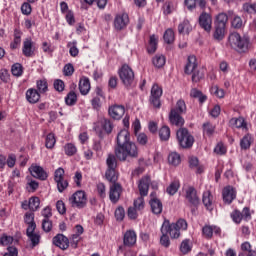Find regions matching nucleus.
Here are the masks:
<instances>
[{"label": "nucleus", "mask_w": 256, "mask_h": 256, "mask_svg": "<svg viewBox=\"0 0 256 256\" xmlns=\"http://www.w3.org/2000/svg\"><path fill=\"white\" fill-rule=\"evenodd\" d=\"M115 156L119 161H127V157H139V149L134 142H128L121 147H115Z\"/></svg>", "instance_id": "f257e3e1"}, {"label": "nucleus", "mask_w": 256, "mask_h": 256, "mask_svg": "<svg viewBox=\"0 0 256 256\" xmlns=\"http://www.w3.org/2000/svg\"><path fill=\"white\" fill-rule=\"evenodd\" d=\"M228 45L238 53H246L249 49V39L241 37V34L233 32L228 37Z\"/></svg>", "instance_id": "f03ea898"}, {"label": "nucleus", "mask_w": 256, "mask_h": 256, "mask_svg": "<svg viewBox=\"0 0 256 256\" xmlns=\"http://www.w3.org/2000/svg\"><path fill=\"white\" fill-rule=\"evenodd\" d=\"M106 172L105 177L109 183L115 184L119 179V173L117 172V158L114 154H108L106 159Z\"/></svg>", "instance_id": "7ed1b4c3"}, {"label": "nucleus", "mask_w": 256, "mask_h": 256, "mask_svg": "<svg viewBox=\"0 0 256 256\" xmlns=\"http://www.w3.org/2000/svg\"><path fill=\"white\" fill-rule=\"evenodd\" d=\"M120 81H122L123 85L127 88L132 87L133 83H135V72L133 69L124 64L118 71Z\"/></svg>", "instance_id": "20e7f679"}, {"label": "nucleus", "mask_w": 256, "mask_h": 256, "mask_svg": "<svg viewBox=\"0 0 256 256\" xmlns=\"http://www.w3.org/2000/svg\"><path fill=\"white\" fill-rule=\"evenodd\" d=\"M176 137L180 147L183 149H190V147H193V143H195V138L193 135H191V133H189L187 128H180L176 132Z\"/></svg>", "instance_id": "39448f33"}, {"label": "nucleus", "mask_w": 256, "mask_h": 256, "mask_svg": "<svg viewBox=\"0 0 256 256\" xmlns=\"http://www.w3.org/2000/svg\"><path fill=\"white\" fill-rule=\"evenodd\" d=\"M69 204L76 209H85L87 207V194L83 190L76 191L70 198Z\"/></svg>", "instance_id": "423d86ee"}, {"label": "nucleus", "mask_w": 256, "mask_h": 256, "mask_svg": "<svg viewBox=\"0 0 256 256\" xmlns=\"http://www.w3.org/2000/svg\"><path fill=\"white\" fill-rule=\"evenodd\" d=\"M232 221L239 225L242 221H251V210L249 207H244L242 211L234 210L230 214Z\"/></svg>", "instance_id": "0eeeda50"}, {"label": "nucleus", "mask_w": 256, "mask_h": 256, "mask_svg": "<svg viewBox=\"0 0 256 256\" xmlns=\"http://www.w3.org/2000/svg\"><path fill=\"white\" fill-rule=\"evenodd\" d=\"M163 95V88L154 84L151 88L150 103L155 109H161V96Z\"/></svg>", "instance_id": "6e6552de"}, {"label": "nucleus", "mask_w": 256, "mask_h": 256, "mask_svg": "<svg viewBox=\"0 0 256 256\" xmlns=\"http://www.w3.org/2000/svg\"><path fill=\"white\" fill-rule=\"evenodd\" d=\"M161 233H167L170 235L171 239H179L181 236L180 230L175 226V223L169 222V220H164L161 226Z\"/></svg>", "instance_id": "1a4fd4ad"}, {"label": "nucleus", "mask_w": 256, "mask_h": 256, "mask_svg": "<svg viewBox=\"0 0 256 256\" xmlns=\"http://www.w3.org/2000/svg\"><path fill=\"white\" fill-rule=\"evenodd\" d=\"M198 23L206 33H211V29H213V17H211V14L202 12L199 16Z\"/></svg>", "instance_id": "9d476101"}, {"label": "nucleus", "mask_w": 256, "mask_h": 256, "mask_svg": "<svg viewBox=\"0 0 256 256\" xmlns=\"http://www.w3.org/2000/svg\"><path fill=\"white\" fill-rule=\"evenodd\" d=\"M185 199L190 207H199V203H201L197 190L192 186L186 189Z\"/></svg>", "instance_id": "9b49d317"}, {"label": "nucleus", "mask_w": 256, "mask_h": 256, "mask_svg": "<svg viewBox=\"0 0 256 256\" xmlns=\"http://www.w3.org/2000/svg\"><path fill=\"white\" fill-rule=\"evenodd\" d=\"M121 193H123V187H121V184L114 183L110 185L109 199L111 203H119V199H121Z\"/></svg>", "instance_id": "f8f14e48"}, {"label": "nucleus", "mask_w": 256, "mask_h": 256, "mask_svg": "<svg viewBox=\"0 0 256 256\" xmlns=\"http://www.w3.org/2000/svg\"><path fill=\"white\" fill-rule=\"evenodd\" d=\"M29 171L32 177H35V179H39L40 181H47V178L49 177V174H47L45 169L36 164H32Z\"/></svg>", "instance_id": "ddd939ff"}, {"label": "nucleus", "mask_w": 256, "mask_h": 256, "mask_svg": "<svg viewBox=\"0 0 256 256\" xmlns=\"http://www.w3.org/2000/svg\"><path fill=\"white\" fill-rule=\"evenodd\" d=\"M129 25V15L127 13L118 14L114 19V28L116 31H123Z\"/></svg>", "instance_id": "4468645a"}, {"label": "nucleus", "mask_w": 256, "mask_h": 256, "mask_svg": "<svg viewBox=\"0 0 256 256\" xmlns=\"http://www.w3.org/2000/svg\"><path fill=\"white\" fill-rule=\"evenodd\" d=\"M222 197L224 203H226L227 205H231V203H233V200L237 197V192L232 186H226L222 191Z\"/></svg>", "instance_id": "2eb2a0df"}, {"label": "nucleus", "mask_w": 256, "mask_h": 256, "mask_svg": "<svg viewBox=\"0 0 256 256\" xmlns=\"http://www.w3.org/2000/svg\"><path fill=\"white\" fill-rule=\"evenodd\" d=\"M22 53L25 57H33L35 55V42L31 38H26L23 42Z\"/></svg>", "instance_id": "dca6fc26"}, {"label": "nucleus", "mask_w": 256, "mask_h": 256, "mask_svg": "<svg viewBox=\"0 0 256 256\" xmlns=\"http://www.w3.org/2000/svg\"><path fill=\"white\" fill-rule=\"evenodd\" d=\"M108 114L112 119L119 120L125 115V106L123 105H113L108 109Z\"/></svg>", "instance_id": "f3484780"}, {"label": "nucleus", "mask_w": 256, "mask_h": 256, "mask_svg": "<svg viewBox=\"0 0 256 256\" xmlns=\"http://www.w3.org/2000/svg\"><path fill=\"white\" fill-rule=\"evenodd\" d=\"M213 233L215 235H221V228L215 225H205L202 228V234L205 239H213Z\"/></svg>", "instance_id": "a211bd4d"}, {"label": "nucleus", "mask_w": 256, "mask_h": 256, "mask_svg": "<svg viewBox=\"0 0 256 256\" xmlns=\"http://www.w3.org/2000/svg\"><path fill=\"white\" fill-rule=\"evenodd\" d=\"M53 244L56 247H59V249H62V251H65V250L69 249V238H67L63 234H57L53 238Z\"/></svg>", "instance_id": "6ab92c4d"}, {"label": "nucleus", "mask_w": 256, "mask_h": 256, "mask_svg": "<svg viewBox=\"0 0 256 256\" xmlns=\"http://www.w3.org/2000/svg\"><path fill=\"white\" fill-rule=\"evenodd\" d=\"M169 121L171 125H175V127H183V125H185V119L182 118L181 114L175 110H170Z\"/></svg>", "instance_id": "aec40b11"}, {"label": "nucleus", "mask_w": 256, "mask_h": 256, "mask_svg": "<svg viewBox=\"0 0 256 256\" xmlns=\"http://www.w3.org/2000/svg\"><path fill=\"white\" fill-rule=\"evenodd\" d=\"M127 143H131V136L129 134V130L125 128V129H122L117 135L116 147H123V145H127Z\"/></svg>", "instance_id": "412c9836"}, {"label": "nucleus", "mask_w": 256, "mask_h": 256, "mask_svg": "<svg viewBox=\"0 0 256 256\" xmlns=\"http://www.w3.org/2000/svg\"><path fill=\"white\" fill-rule=\"evenodd\" d=\"M123 243L125 247H133L137 243V234L133 230L125 232L123 237Z\"/></svg>", "instance_id": "4be33fe9"}, {"label": "nucleus", "mask_w": 256, "mask_h": 256, "mask_svg": "<svg viewBox=\"0 0 256 256\" xmlns=\"http://www.w3.org/2000/svg\"><path fill=\"white\" fill-rule=\"evenodd\" d=\"M149 183H151V178L149 176H145L139 181L138 189L141 197H147L149 193Z\"/></svg>", "instance_id": "5701e85b"}, {"label": "nucleus", "mask_w": 256, "mask_h": 256, "mask_svg": "<svg viewBox=\"0 0 256 256\" xmlns=\"http://www.w3.org/2000/svg\"><path fill=\"white\" fill-rule=\"evenodd\" d=\"M202 203L208 211H213L215 205V200L213 199V194L210 191L203 193Z\"/></svg>", "instance_id": "b1692460"}, {"label": "nucleus", "mask_w": 256, "mask_h": 256, "mask_svg": "<svg viewBox=\"0 0 256 256\" xmlns=\"http://www.w3.org/2000/svg\"><path fill=\"white\" fill-rule=\"evenodd\" d=\"M35 226L28 227L26 230V235L32 243V247H37L39 241H41V236L35 233Z\"/></svg>", "instance_id": "393cba45"}, {"label": "nucleus", "mask_w": 256, "mask_h": 256, "mask_svg": "<svg viewBox=\"0 0 256 256\" xmlns=\"http://www.w3.org/2000/svg\"><path fill=\"white\" fill-rule=\"evenodd\" d=\"M79 91L81 95H89V91H91V82L89 78L83 76L79 80Z\"/></svg>", "instance_id": "a878e982"}, {"label": "nucleus", "mask_w": 256, "mask_h": 256, "mask_svg": "<svg viewBox=\"0 0 256 256\" xmlns=\"http://www.w3.org/2000/svg\"><path fill=\"white\" fill-rule=\"evenodd\" d=\"M197 69V57L191 55L187 59L186 66L184 68V72L186 75H191Z\"/></svg>", "instance_id": "bb28decb"}, {"label": "nucleus", "mask_w": 256, "mask_h": 256, "mask_svg": "<svg viewBox=\"0 0 256 256\" xmlns=\"http://www.w3.org/2000/svg\"><path fill=\"white\" fill-rule=\"evenodd\" d=\"M41 99V94H39V92L34 89V88H30L26 91V101H28V103H38V101Z\"/></svg>", "instance_id": "cd10ccee"}, {"label": "nucleus", "mask_w": 256, "mask_h": 256, "mask_svg": "<svg viewBox=\"0 0 256 256\" xmlns=\"http://www.w3.org/2000/svg\"><path fill=\"white\" fill-rule=\"evenodd\" d=\"M150 207L154 215H161V213L163 212V203H161V200L157 198L150 200Z\"/></svg>", "instance_id": "c85d7f7f"}, {"label": "nucleus", "mask_w": 256, "mask_h": 256, "mask_svg": "<svg viewBox=\"0 0 256 256\" xmlns=\"http://www.w3.org/2000/svg\"><path fill=\"white\" fill-rule=\"evenodd\" d=\"M231 127H236V129H245L247 131V122H245V118H232L230 120Z\"/></svg>", "instance_id": "c756f323"}, {"label": "nucleus", "mask_w": 256, "mask_h": 256, "mask_svg": "<svg viewBox=\"0 0 256 256\" xmlns=\"http://www.w3.org/2000/svg\"><path fill=\"white\" fill-rule=\"evenodd\" d=\"M98 124L101 126L103 131H105V133L109 134L113 131V122H111L110 119L102 118L98 121Z\"/></svg>", "instance_id": "7c9ffc66"}, {"label": "nucleus", "mask_w": 256, "mask_h": 256, "mask_svg": "<svg viewBox=\"0 0 256 256\" xmlns=\"http://www.w3.org/2000/svg\"><path fill=\"white\" fill-rule=\"evenodd\" d=\"M24 222L28 227H33L37 229V224L35 223V214L33 212H26L24 215Z\"/></svg>", "instance_id": "2f4dec72"}, {"label": "nucleus", "mask_w": 256, "mask_h": 256, "mask_svg": "<svg viewBox=\"0 0 256 256\" xmlns=\"http://www.w3.org/2000/svg\"><path fill=\"white\" fill-rule=\"evenodd\" d=\"M193 30V27L191 26V23L189 20H184L182 23L179 24L178 26V33H191Z\"/></svg>", "instance_id": "473e14b6"}, {"label": "nucleus", "mask_w": 256, "mask_h": 256, "mask_svg": "<svg viewBox=\"0 0 256 256\" xmlns=\"http://www.w3.org/2000/svg\"><path fill=\"white\" fill-rule=\"evenodd\" d=\"M152 63L154 65V67H156L157 69H161V67L165 66L166 60H165V56L161 55V54H157L153 59H152Z\"/></svg>", "instance_id": "72a5a7b5"}, {"label": "nucleus", "mask_w": 256, "mask_h": 256, "mask_svg": "<svg viewBox=\"0 0 256 256\" xmlns=\"http://www.w3.org/2000/svg\"><path fill=\"white\" fill-rule=\"evenodd\" d=\"M171 111H175L176 113H180V115H183V113H187V105L185 104L184 100H178L176 103V106L171 109Z\"/></svg>", "instance_id": "f704fd0d"}, {"label": "nucleus", "mask_w": 256, "mask_h": 256, "mask_svg": "<svg viewBox=\"0 0 256 256\" xmlns=\"http://www.w3.org/2000/svg\"><path fill=\"white\" fill-rule=\"evenodd\" d=\"M21 45V32L19 30L14 31V40L10 43V49H18Z\"/></svg>", "instance_id": "c9c22d12"}, {"label": "nucleus", "mask_w": 256, "mask_h": 256, "mask_svg": "<svg viewBox=\"0 0 256 256\" xmlns=\"http://www.w3.org/2000/svg\"><path fill=\"white\" fill-rule=\"evenodd\" d=\"M159 137L161 141H169L171 137V129L168 126H163L159 130Z\"/></svg>", "instance_id": "e433bc0d"}, {"label": "nucleus", "mask_w": 256, "mask_h": 256, "mask_svg": "<svg viewBox=\"0 0 256 256\" xmlns=\"http://www.w3.org/2000/svg\"><path fill=\"white\" fill-rule=\"evenodd\" d=\"M227 21H229V17L225 13H220L216 16L215 25L219 27H226Z\"/></svg>", "instance_id": "4c0bfd02"}, {"label": "nucleus", "mask_w": 256, "mask_h": 256, "mask_svg": "<svg viewBox=\"0 0 256 256\" xmlns=\"http://www.w3.org/2000/svg\"><path fill=\"white\" fill-rule=\"evenodd\" d=\"M191 249H193V246H191V240L185 239L180 244V251L183 255H187V253H190Z\"/></svg>", "instance_id": "58836bf2"}, {"label": "nucleus", "mask_w": 256, "mask_h": 256, "mask_svg": "<svg viewBox=\"0 0 256 256\" xmlns=\"http://www.w3.org/2000/svg\"><path fill=\"white\" fill-rule=\"evenodd\" d=\"M168 163H170V165H174V167H177V165L181 163V156L176 152L170 153L168 156Z\"/></svg>", "instance_id": "ea45409f"}, {"label": "nucleus", "mask_w": 256, "mask_h": 256, "mask_svg": "<svg viewBox=\"0 0 256 256\" xmlns=\"http://www.w3.org/2000/svg\"><path fill=\"white\" fill-rule=\"evenodd\" d=\"M64 153L68 157H73V155H75L77 153V146H75V144H73V143H67L64 146Z\"/></svg>", "instance_id": "a19ab883"}, {"label": "nucleus", "mask_w": 256, "mask_h": 256, "mask_svg": "<svg viewBox=\"0 0 256 256\" xmlns=\"http://www.w3.org/2000/svg\"><path fill=\"white\" fill-rule=\"evenodd\" d=\"M163 39L165 43H167L168 45H171V43L175 41V32H173V29L171 28L167 29L164 33Z\"/></svg>", "instance_id": "79ce46f5"}, {"label": "nucleus", "mask_w": 256, "mask_h": 256, "mask_svg": "<svg viewBox=\"0 0 256 256\" xmlns=\"http://www.w3.org/2000/svg\"><path fill=\"white\" fill-rule=\"evenodd\" d=\"M223 37H225V27L215 25L214 39L221 41Z\"/></svg>", "instance_id": "37998d69"}, {"label": "nucleus", "mask_w": 256, "mask_h": 256, "mask_svg": "<svg viewBox=\"0 0 256 256\" xmlns=\"http://www.w3.org/2000/svg\"><path fill=\"white\" fill-rule=\"evenodd\" d=\"M66 105L73 106L77 103V94L73 91H70L65 97Z\"/></svg>", "instance_id": "c03bdc74"}, {"label": "nucleus", "mask_w": 256, "mask_h": 256, "mask_svg": "<svg viewBox=\"0 0 256 256\" xmlns=\"http://www.w3.org/2000/svg\"><path fill=\"white\" fill-rule=\"evenodd\" d=\"M11 73L14 77H21L23 75V65L20 63H15L11 67Z\"/></svg>", "instance_id": "a18cd8bd"}, {"label": "nucleus", "mask_w": 256, "mask_h": 256, "mask_svg": "<svg viewBox=\"0 0 256 256\" xmlns=\"http://www.w3.org/2000/svg\"><path fill=\"white\" fill-rule=\"evenodd\" d=\"M55 143H57V140L55 139V134H48L46 136L45 147L47 149H53V147H55Z\"/></svg>", "instance_id": "49530a36"}, {"label": "nucleus", "mask_w": 256, "mask_h": 256, "mask_svg": "<svg viewBox=\"0 0 256 256\" xmlns=\"http://www.w3.org/2000/svg\"><path fill=\"white\" fill-rule=\"evenodd\" d=\"M203 133L208 137H211L215 133V126L211 122H206L203 124Z\"/></svg>", "instance_id": "de8ad7c7"}, {"label": "nucleus", "mask_w": 256, "mask_h": 256, "mask_svg": "<svg viewBox=\"0 0 256 256\" xmlns=\"http://www.w3.org/2000/svg\"><path fill=\"white\" fill-rule=\"evenodd\" d=\"M39 205H41V200L39 199V197H31L29 199L30 211H37V209H39Z\"/></svg>", "instance_id": "09e8293b"}, {"label": "nucleus", "mask_w": 256, "mask_h": 256, "mask_svg": "<svg viewBox=\"0 0 256 256\" xmlns=\"http://www.w3.org/2000/svg\"><path fill=\"white\" fill-rule=\"evenodd\" d=\"M179 187H180L179 181H173L167 187L166 193H168V195H175V193H177V191H179Z\"/></svg>", "instance_id": "8fccbe9b"}, {"label": "nucleus", "mask_w": 256, "mask_h": 256, "mask_svg": "<svg viewBox=\"0 0 256 256\" xmlns=\"http://www.w3.org/2000/svg\"><path fill=\"white\" fill-rule=\"evenodd\" d=\"M147 51L148 53H155L157 51V37L155 35L150 36Z\"/></svg>", "instance_id": "3c124183"}, {"label": "nucleus", "mask_w": 256, "mask_h": 256, "mask_svg": "<svg viewBox=\"0 0 256 256\" xmlns=\"http://www.w3.org/2000/svg\"><path fill=\"white\" fill-rule=\"evenodd\" d=\"M67 47H69V54L71 57H77L79 55V48H77V41L69 42Z\"/></svg>", "instance_id": "603ef678"}, {"label": "nucleus", "mask_w": 256, "mask_h": 256, "mask_svg": "<svg viewBox=\"0 0 256 256\" xmlns=\"http://www.w3.org/2000/svg\"><path fill=\"white\" fill-rule=\"evenodd\" d=\"M241 149H249L251 147V135L246 134L240 141Z\"/></svg>", "instance_id": "864d4df0"}, {"label": "nucleus", "mask_w": 256, "mask_h": 256, "mask_svg": "<svg viewBox=\"0 0 256 256\" xmlns=\"http://www.w3.org/2000/svg\"><path fill=\"white\" fill-rule=\"evenodd\" d=\"M192 81L193 83H199V81H201V79H203L205 77V73H203V70H195L192 72Z\"/></svg>", "instance_id": "5fc2aeb1"}, {"label": "nucleus", "mask_w": 256, "mask_h": 256, "mask_svg": "<svg viewBox=\"0 0 256 256\" xmlns=\"http://www.w3.org/2000/svg\"><path fill=\"white\" fill-rule=\"evenodd\" d=\"M42 229L45 233L51 232V229H53V221L51 219H43L42 220Z\"/></svg>", "instance_id": "6e6d98bb"}, {"label": "nucleus", "mask_w": 256, "mask_h": 256, "mask_svg": "<svg viewBox=\"0 0 256 256\" xmlns=\"http://www.w3.org/2000/svg\"><path fill=\"white\" fill-rule=\"evenodd\" d=\"M36 85L39 93H47L48 91L47 80H38Z\"/></svg>", "instance_id": "4d7b16f0"}, {"label": "nucleus", "mask_w": 256, "mask_h": 256, "mask_svg": "<svg viewBox=\"0 0 256 256\" xmlns=\"http://www.w3.org/2000/svg\"><path fill=\"white\" fill-rule=\"evenodd\" d=\"M134 209H137V211H142V209H145V199H143V196L134 200Z\"/></svg>", "instance_id": "13d9d810"}, {"label": "nucleus", "mask_w": 256, "mask_h": 256, "mask_svg": "<svg viewBox=\"0 0 256 256\" xmlns=\"http://www.w3.org/2000/svg\"><path fill=\"white\" fill-rule=\"evenodd\" d=\"M55 183L57 184V189L59 193H63V191H65V189L69 187V182H67V180L65 179L57 180Z\"/></svg>", "instance_id": "bf43d9fd"}, {"label": "nucleus", "mask_w": 256, "mask_h": 256, "mask_svg": "<svg viewBox=\"0 0 256 256\" xmlns=\"http://www.w3.org/2000/svg\"><path fill=\"white\" fill-rule=\"evenodd\" d=\"M65 179V170L63 168H58L55 170L54 172V181L57 182V181H61Z\"/></svg>", "instance_id": "052dcab7"}, {"label": "nucleus", "mask_w": 256, "mask_h": 256, "mask_svg": "<svg viewBox=\"0 0 256 256\" xmlns=\"http://www.w3.org/2000/svg\"><path fill=\"white\" fill-rule=\"evenodd\" d=\"M212 95L219 97V99H223L225 97V90L218 88L217 86H213L211 88Z\"/></svg>", "instance_id": "680f3d73"}, {"label": "nucleus", "mask_w": 256, "mask_h": 256, "mask_svg": "<svg viewBox=\"0 0 256 256\" xmlns=\"http://www.w3.org/2000/svg\"><path fill=\"white\" fill-rule=\"evenodd\" d=\"M115 218L118 221H123V219H125V208L119 206L116 210H115Z\"/></svg>", "instance_id": "e2e57ef3"}, {"label": "nucleus", "mask_w": 256, "mask_h": 256, "mask_svg": "<svg viewBox=\"0 0 256 256\" xmlns=\"http://www.w3.org/2000/svg\"><path fill=\"white\" fill-rule=\"evenodd\" d=\"M54 89L59 93L65 91V82L61 79H57L54 81Z\"/></svg>", "instance_id": "0e129e2a"}, {"label": "nucleus", "mask_w": 256, "mask_h": 256, "mask_svg": "<svg viewBox=\"0 0 256 256\" xmlns=\"http://www.w3.org/2000/svg\"><path fill=\"white\" fill-rule=\"evenodd\" d=\"M214 153H216V155H225V153H227V148L220 142L214 148Z\"/></svg>", "instance_id": "69168bd1"}, {"label": "nucleus", "mask_w": 256, "mask_h": 256, "mask_svg": "<svg viewBox=\"0 0 256 256\" xmlns=\"http://www.w3.org/2000/svg\"><path fill=\"white\" fill-rule=\"evenodd\" d=\"M11 243H13V237L12 236H8V235H3L0 238V244L3 245L4 247H7L8 245H11Z\"/></svg>", "instance_id": "338daca9"}, {"label": "nucleus", "mask_w": 256, "mask_h": 256, "mask_svg": "<svg viewBox=\"0 0 256 256\" xmlns=\"http://www.w3.org/2000/svg\"><path fill=\"white\" fill-rule=\"evenodd\" d=\"M243 10L246 11V13H256V4H244Z\"/></svg>", "instance_id": "774afa93"}]
</instances>
